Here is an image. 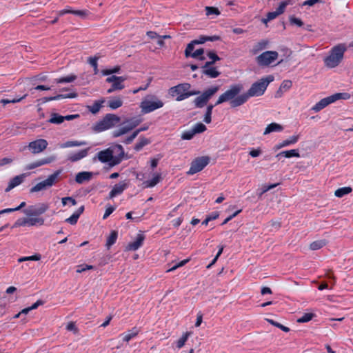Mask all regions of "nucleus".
I'll list each match as a JSON object with an SVG mask.
<instances>
[{
    "instance_id": "c85d7f7f",
    "label": "nucleus",
    "mask_w": 353,
    "mask_h": 353,
    "mask_svg": "<svg viewBox=\"0 0 353 353\" xmlns=\"http://www.w3.org/2000/svg\"><path fill=\"white\" fill-rule=\"evenodd\" d=\"M283 130V127L281 124L277 123H271L265 128L263 132V135H266L272 132H281Z\"/></svg>"
},
{
    "instance_id": "69168bd1",
    "label": "nucleus",
    "mask_w": 353,
    "mask_h": 353,
    "mask_svg": "<svg viewBox=\"0 0 353 353\" xmlns=\"http://www.w3.org/2000/svg\"><path fill=\"white\" fill-rule=\"evenodd\" d=\"M189 261H190V259H184V260L180 261L179 263H178L177 264H176L175 265H174L173 267H172L171 268H170L167 272H172V271L175 270L176 269H177L179 267H182L184 265H185Z\"/></svg>"
},
{
    "instance_id": "13d9d810",
    "label": "nucleus",
    "mask_w": 353,
    "mask_h": 353,
    "mask_svg": "<svg viewBox=\"0 0 353 353\" xmlns=\"http://www.w3.org/2000/svg\"><path fill=\"white\" fill-rule=\"evenodd\" d=\"M205 11H206V14L208 16L212 15V14H215V15L220 14V11L219 10V9L217 8H215V7L207 6V7H205Z\"/></svg>"
},
{
    "instance_id": "412c9836",
    "label": "nucleus",
    "mask_w": 353,
    "mask_h": 353,
    "mask_svg": "<svg viewBox=\"0 0 353 353\" xmlns=\"http://www.w3.org/2000/svg\"><path fill=\"white\" fill-rule=\"evenodd\" d=\"M162 180L161 174L154 172L152 174V179L144 181L142 183L143 188H151L156 186Z\"/></svg>"
},
{
    "instance_id": "4468645a",
    "label": "nucleus",
    "mask_w": 353,
    "mask_h": 353,
    "mask_svg": "<svg viewBox=\"0 0 353 353\" xmlns=\"http://www.w3.org/2000/svg\"><path fill=\"white\" fill-rule=\"evenodd\" d=\"M276 51H265L256 57V62L261 66H268L278 58Z\"/></svg>"
},
{
    "instance_id": "bf43d9fd",
    "label": "nucleus",
    "mask_w": 353,
    "mask_h": 353,
    "mask_svg": "<svg viewBox=\"0 0 353 353\" xmlns=\"http://www.w3.org/2000/svg\"><path fill=\"white\" fill-rule=\"evenodd\" d=\"M61 203L63 206L66 205L68 203H70L72 205H75L77 204V201L71 196H67L61 199Z\"/></svg>"
},
{
    "instance_id": "9d476101",
    "label": "nucleus",
    "mask_w": 353,
    "mask_h": 353,
    "mask_svg": "<svg viewBox=\"0 0 353 353\" xmlns=\"http://www.w3.org/2000/svg\"><path fill=\"white\" fill-rule=\"evenodd\" d=\"M97 158L101 163H109L110 166H114L121 163V157H114V151L110 148L99 152Z\"/></svg>"
},
{
    "instance_id": "6e6d98bb",
    "label": "nucleus",
    "mask_w": 353,
    "mask_h": 353,
    "mask_svg": "<svg viewBox=\"0 0 353 353\" xmlns=\"http://www.w3.org/2000/svg\"><path fill=\"white\" fill-rule=\"evenodd\" d=\"M41 259V255L40 254H34L30 256H25L21 257L18 259L19 262H23L26 261H39Z\"/></svg>"
},
{
    "instance_id": "7ed1b4c3",
    "label": "nucleus",
    "mask_w": 353,
    "mask_h": 353,
    "mask_svg": "<svg viewBox=\"0 0 353 353\" xmlns=\"http://www.w3.org/2000/svg\"><path fill=\"white\" fill-rule=\"evenodd\" d=\"M243 89V86L241 83L231 85L229 89L219 96L214 105H218L227 101L230 102V105L232 108L242 105L243 104H236V101L239 98L241 95L239 94Z\"/></svg>"
},
{
    "instance_id": "a19ab883",
    "label": "nucleus",
    "mask_w": 353,
    "mask_h": 353,
    "mask_svg": "<svg viewBox=\"0 0 353 353\" xmlns=\"http://www.w3.org/2000/svg\"><path fill=\"white\" fill-rule=\"evenodd\" d=\"M63 121V116L60 115L58 113H52L51 117L48 120L49 123L54 124H61Z\"/></svg>"
},
{
    "instance_id": "37998d69",
    "label": "nucleus",
    "mask_w": 353,
    "mask_h": 353,
    "mask_svg": "<svg viewBox=\"0 0 353 353\" xmlns=\"http://www.w3.org/2000/svg\"><path fill=\"white\" fill-rule=\"evenodd\" d=\"M112 151H114V154H117L114 157H121V161H122L124 156V150L122 145L117 144L112 145L110 148Z\"/></svg>"
},
{
    "instance_id": "f3484780",
    "label": "nucleus",
    "mask_w": 353,
    "mask_h": 353,
    "mask_svg": "<svg viewBox=\"0 0 353 353\" xmlns=\"http://www.w3.org/2000/svg\"><path fill=\"white\" fill-rule=\"evenodd\" d=\"M56 160V157L54 155L49 156L43 159H38L27 165V170H32L43 165L50 164Z\"/></svg>"
},
{
    "instance_id": "774afa93",
    "label": "nucleus",
    "mask_w": 353,
    "mask_h": 353,
    "mask_svg": "<svg viewBox=\"0 0 353 353\" xmlns=\"http://www.w3.org/2000/svg\"><path fill=\"white\" fill-rule=\"evenodd\" d=\"M66 330L68 331H73L74 333L77 332L78 329L74 322H70L66 325Z\"/></svg>"
},
{
    "instance_id": "6ab92c4d",
    "label": "nucleus",
    "mask_w": 353,
    "mask_h": 353,
    "mask_svg": "<svg viewBox=\"0 0 353 353\" xmlns=\"http://www.w3.org/2000/svg\"><path fill=\"white\" fill-rule=\"evenodd\" d=\"M145 235L143 233H139L137 234L135 241L133 242H130L126 246V250L128 251H135L140 248L145 240Z\"/></svg>"
},
{
    "instance_id": "338daca9",
    "label": "nucleus",
    "mask_w": 353,
    "mask_h": 353,
    "mask_svg": "<svg viewBox=\"0 0 353 353\" xmlns=\"http://www.w3.org/2000/svg\"><path fill=\"white\" fill-rule=\"evenodd\" d=\"M115 210V207L112 205L108 206L105 211V213L103 216V219H106Z\"/></svg>"
},
{
    "instance_id": "a878e982",
    "label": "nucleus",
    "mask_w": 353,
    "mask_h": 353,
    "mask_svg": "<svg viewBox=\"0 0 353 353\" xmlns=\"http://www.w3.org/2000/svg\"><path fill=\"white\" fill-rule=\"evenodd\" d=\"M84 210V205L80 206L70 217L67 218L65 221L71 225H75L80 216L83 213Z\"/></svg>"
},
{
    "instance_id": "dca6fc26",
    "label": "nucleus",
    "mask_w": 353,
    "mask_h": 353,
    "mask_svg": "<svg viewBox=\"0 0 353 353\" xmlns=\"http://www.w3.org/2000/svg\"><path fill=\"white\" fill-rule=\"evenodd\" d=\"M48 141L43 139H37L28 144V148L33 154H39L45 150L48 147Z\"/></svg>"
},
{
    "instance_id": "4be33fe9",
    "label": "nucleus",
    "mask_w": 353,
    "mask_h": 353,
    "mask_svg": "<svg viewBox=\"0 0 353 353\" xmlns=\"http://www.w3.org/2000/svg\"><path fill=\"white\" fill-rule=\"evenodd\" d=\"M287 5L288 3L286 2H281L275 11L270 12L267 14L266 19L264 20V21L267 22L272 21L276 18L279 15L283 14Z\"/></svg>"
},
{
    "instance_id": "de8ad7c7",
    "label": "nucleus",
    "mask_w": 353,
    "mask_h": 353,
    "mask_svg": "<svg viewBox=\"0 0 353 353\" xmlns=\"http://www.w3.org/2000/svg\"><path fill=\"white\" fill-rule=\"evenodd\" d=\"M189 336H190V333L187 332L184 333L183 334V336L176 342V347L178 349H181L184 346Z\"/></svg>"
},
{
    "instance_id": "c9c22d12",
    "label": "nucleus",
    "mask_w": 353,
    "mask_h": 353,
    "mask_svg": "<svg viewBox=\"0 0 353 353\" xmlns=\"http://www.w3.org/2000/svg\"><path fill=\"white\" fill-rule=\"evenodd\" d=\"M86 144L85 141H68L61 145V148H71V147H78L81 145H85Z\"/></svg>"
},
{
    "instance_id": "864d4df0",
    "label": "nucleus",
    "mask_w": 353,
    "mask_h": 353,
    "mask_svg": "<svg viewBox=\"0 0 353 353\" xmlns=\"http://www.w3.org/2000/svg\"><path fill=\"white\" fill-rule=\"evenodd\" d=\"M314 316V314L313 313H305L301 317L298 319V323H307L312 319Z\"/></svg>"
},
{
    "instance_id": "4d7b16f0",
    "label": "nucleus",
    "mask_w": 353,
    "mask_h": 353,
    "mask_svg": "<svg viewBox=\"0 0 353 353\" xmlns=\"http://www.w3.org/2000/svg\"><path fill=\"white\" fill-rule=\"evenodd\" d=\"M194 135L195 133L193 129H192L190 130L183 132V134H181V139L183 140H190L194 137Z\"/></svg>"
},
{
    "instance_id": "7c9ffc66",
    "label": "nucleus",
    "mask_w": 353,
    "mask_h": 353,
    "mask_svg": "<svg viewBox=\"0 0 353 353\" xmlns=\"http://www.w3.org/2000/svg\"><path fill=\"white\" fill-rule=\"evenodd\" d=\"M202 72L210 78H216L220 75V72L215 67H205V64L203 66Z\"/></svg>"
},
{
    "instance_id": "393cba45",
    "label": "nucleus",
    "mask_w": 353,
    "mask_h": 353,
    "mask_svg": "<svg viewBox=\"0 0 353 353\" xmlns=\"http://www.w3.org/2000/svg\"><path fill=\"white\" fill-rule=\"evenodd\" d=\"M140 332V328L134 327L128 332L121 334L120 336H122L123 341L128 343L131 339L136 337Z\"/></svg>"
},
{
    "instance_id": "680f3d73",
    "label": "nucleus",
    "mask_w": 353,
    "mask_h": 353,
    "mask_svg": "<svg viewBox=\"0 0 353 353\" xmlns=\"http://www.w3.org/2000/svg\"><path fill=\"white\" fill-rule=\"evenodd\" d=\"M292 86V82L290 80H284L281 83L280 88L283 90V91H288Z\"/></svg>"
},
{
    "instance_id": "f8f14e48",
    "label": "nucleus",
    "mask_w": 353,
    "mask_h": 353,
    "mask_svg": "<svg viewBox=\"0 0 353 353\" xmlns=\"http://www.w3.org/2000/svg\"><path fill=\"white\" fill-rule=\"evenodd\" d=\"M139 123L140 120L136 119L134 118L128 119L126 121L122 123L120 128L114 130L112 132V137H119L122 135L128 133L129 132L132 130L135 127H137L139 124Z\"/></svg>"
},
{
    "instance_id": "052dcab7",
    "label": "nucleus",
    "mask_w": 353,
    "mask_h": 353,
    "mask_svg": "<svg viewBox=\"0 0 353 353\" xmlns=\"http://www.w3.org/2000/svg\"><path fill=\"white\" fill-rule=\"evenodd\" d=\"M94 266L91 265L83 264L77 266V272L81 273L86 270H93Z\"/></svg>"
},
{
    "instance_id": "603ef678",
    "label": "nucleus",
    "mask_w": 353,
    "mask_h": 353,
    "mask_svg": "<svg viewBox=\"0 0 353 353\" xmlns=\"http://www.w3.org/2000/svg\"><path fill=\"white\" fill-rule=\"evenodd\" d=\"M203 53H204V50L203 48H199L193 52L191 57L198 59L201 61H203L205 59V57L203 56Z\"/></svg>"
},
{
    "instance_id": "f704fd0d",
    "label": "nucleus",
    "mask_w": 353,
    "mask_h": 353,
    "mask_svg": "<svg viewBox=\"0 0 353 353\" xmlns=\"http://www.w3.org/2000/svg\"><path fill=\"white\" fill-rule=\"evenodd\" d=\"M103 103L104 100L95 101L92 105L88 106V109L90 112L95 114L99 112Z\"/></svg>"
},
{
    "instance_id": "ea45409f",
    "label": "nucleus",
    "mask_w": 353,
    "mask_h": 353,
    "mask_svg": "<svg viewBox=\"0 0 353 353\" xmlns=\"http://www.w3.org/2000/svg\"><path fill=\"white\" fill-rule=\"evenodd\" d=\"M352 191V189L351 187H343L337 189L334 192V195L336 197L341 198L343 196L350 194Z\"/></svg>"
},
{
    "instance_id": "b1692460",
    "label": "nucleus",
    "mask_w": 353,
    "mask_h": 353,
    "mask_svg": "<svg viewBox=\"0 0 353 353\" xmlns=\"http://www.w3.org/2000/svg\"><path fill=\"white\" fill-rule=\"evenodd\" d=\"M299 139V135H293L289 139L283 140L282 142L279 143L278 144L275 145L274 147V150H280L282 148L287 147L291 145H294L298 142Z\"/></svg>"
},
{
    "instance_id": "0eeeda50",
    "label": "nucleus",
    "mask_w": 353,
    "mask_h": 353,
    "mask_svg": "<svg viewBox=\"0 0 353 353\" xmlns=\"http://www.w3.org/2000/svg\"><path fill=\"white\" fill-rule=\"evenodd\" d=\"M351 95L348 92H339L332 94L329 97L321 99L312 108V110L315 112H318L327 107L328 105L338 101V100H348Z\"/></svg>"
},
{
    "instance_id": "1a4fd4ad",
    "label": "nucleus",
    "mask_w": 353,
    "mask_h": 353,
    "mask_svg": "<svg viewBox=\"0 0 353 353\" xmlns=\"http://www.w3.org/2000/svg\"><path fill=\"white\" fill-rule=\"evenodd\" d=\"M219 90V85H214L205 90L201 95L196 97L194 100L195 108H202L209 101V100L214 96Z\"/></svg>"
},
{
    "instance_id": "a211bd4d",
    "label": "nucleus",
    "mask_w": 353,
    "mask_h": 353,
    "mask_svg": "<svg viewBox=\"0 0 353 353\" xmlns=\"http://www.w3.org/2000/svg\"><path fill=\"white\" fill-rule=\"evenodd\" d=\"M128 183L125 181H123L117 184H115L109 193V199H113L117 195L122 194L123 192L128 188Z\"/></svg>"
},
{
    "instance_id": "9b49d317",
    "label": "nucleus",
    "mask_w": 353,
    "mask_h": 353,
    "mask_svg": "<svg viewBox=\"0 0 353 353\" xmlns=\"http://www.w3.org/2000/svg\"><path fill=\"white\" fill-rule=\"evenodd\" d=\"M61 170L55 171L53 174L48 176L46 180L36 184L30 189V192H39L42 190L46 189L47 188L52 186L56 183L59 176L61 173Z\"/></svg>"
},
{
    "instance_id": "0e129e2a",
    "label": "nucleus",
    "mask_w": 353,
    "mask_h": 353,
    "mask_svg": "<svg viewBox=\"0 0 353 353\" xmlns=\"http://www.w3.org/2000/svg\"><path fill=\"white\" fill-rule=\"evenodd\" d=\"M290 22L292 25H296L298 27H301L303 25V23L301 21V19L294 16H292L290 17Z\"/></svg>"
},
{
    "instance_id": "f257e3e1",
    "label": "nucleus",
    "mask_w": 353,
    "mask_h": 353,
    "mask_svg": "<svg viewBox=\"0 0 353 353\" xmlns=\"http://www.w3.org/2000/svg\"><path fill=\"white\" fill-rule=\"evenodd\" d=\"M48 209V205L46 203L40 204L38 208H35L33 205L28 207V208L23 210V213L27 216L18 219L12 226V228L43 225L45 220L40 215L45 213Z\"/></svg>"
},
{
    "instance_id": "6e6552de",
    "label": "nucleus",
    "mask_w": 353,
    "mask_h": 353,
    "mask_svg": "<svg viewBox=\"0 0 353 353\" xmlns=\"http://www.w3.org/2000/svg\"><path fill=\"white\" fill-rule=\"evenodd\" d=\"M164 103L155 95H148L140 103V108L143 114L150 113L157 109L162 108Z\"/></svg>"
},
{
    "instance_id": "4c0bfd02",
    "label": "nucleus",
    "mask_w": 353,
    "mask_h": 353,
    "mask_svg": "<svg viewBox=\"0 0 353 353\" xmlns=\"http://www.w3.org/2000/svg\"><path fill=\"white\" fill-rule=\"evenodd\" d=\"M123 105L122 100L119 98H114L108 101V107L111 108L112 110H116L120 107H121Z\"/></svg>"
},
{
    "instance_id": "a18cd8bd",
    "label": "nucleus",
    "mask_w": 353,
    "mask_h": 353,
    "mask_svg": "<svg viewBox=\"0 0 353 353\" xmlns=\"http://www.w3.org/2000/svg\"><path fill=\"white\" fill-rule=\"evenodd\" d=\"M150 143L149 139L145 137H140L139 141L134 145V150L136 151H140L144 146L148 145Z\"/></svg>"
},
{
    "instance_id": "79ce46f5",
    "label": "nucleus",
    "mask_w": 353,
    "mask_h": 353,
    "mask_svg": "<svg viewBox=\"0 0 353 353\" xmlns=\"http://www.w3.org/2000/svg\"><path fill=\"white\" fill-rule=\"evenodd\" d=\"M76 79L77 76L75 74H70L67 77L55 79L54 81L56 83H70L76 80Z\"/></svg>"
},
{
    "instance_id": "2eb2a0df",
    "label": "nucleus",
    "mask_w": 353,
    "mask_h": 353,
    "mask_svg": "<svg viewBox=\"0 0 353 353\" xmlns=\"http://www.w3.org/2000/svg\"><path fill=\"white\" fill-rule=\"evenodd\" d=\"M126 80V77L121 76L112 75L108 77L105 81L108 83H111V87L107 90L108 94L112 93L116 90H121L125 88L123 83Z\"/></svg>"
},
{
    "instance_id": "e433bc0d",
    "label": "nucleus",
    "mask_w": 353,
    "mask_h": 353,
    "mask_svg": "<svg viewBox=\"0 0 353 353\" xmlns=\"http://www.w3.org/2000/svg\"><path fill=\"white\" fill-rule=\"evenodd\" d=\"M118 232L116 230H112L107 239L106 247L109 249L112 245L116 243L117 239Z\"/></svg>"
},
{
    "instance_id": "473e14b6",
    "label": "nucleus",
    "mask_w": 353,
    "mask_h": 353,
    "mask_svg": "<svg viewBox=\"0 0 353 353\" xmlns=\"http://www.w3.org/2000/svg\"><path fill=\"white\" fill-rule=\"evenodd\" d=\"M268 45V41H267V40H261V41H259L258 43H256V44L254 45V46L252 49V53L253 54H258L259 52H261L263 50H264L265 48H266Z\"/></svg>"
},
{
    "instance_id": "ddd939ff",
    "label": "nucleus",
    "mask_w": 353,
    "mask_h": 353,
    "mask_svg": "<svg viewBox=\"0 0 353 353\" xmlns=\"http://www.w3.org/2000/svg\"><path fill=\"white\" fill-rule=\"evenodd\" d=\"M210 163V158L208 157H201L194 159L191 164L189 170L187 172L188 175H193L201 171Z\"/></svg>"
},
{
    "instance_id": "58836bf2",
    "label": "nucleus",
    "mask_w": 353,
    "mask_h": 353,
    "mask_svg": "<svg viewBox=\"0 0 353 353\" xmlns=\"http://www.w3.org/2000/svg\"><path fill=\"white\" fill-rule=\"evenodd\" d=\"M215 105L212 104H210L207 106L206 111L204 115L203 121L205 123H210L212 121V110Z\"/></svg>"
},
{
    "instance_id": "5fc2aeb1",
    "label": "nucleus",
    "mask_w": 353,
    "mask_h": 353,
    "mask_svg": "<svg viewBox=\"0 0 353 353\" xmlns=\"http://www.w3.org/2000/svg\"><path fill=\"white\" fill-rule=\"evenodd\" d=\"M192 129L196 134L205 132L207 130V128L202 123H197L194 125Z\"/></svg>"
},
{
    "instance_id": "e2e57ef3",
    "label": "nucleus",
    "mask_w": 353,
    "mask_h": 353,
    "mask_svg": "<svg viewBox=\"0 0 353 353\" xmlns=\"http://www.w3.org/2000/svg\"><path fill=\"white\" fill-rule=\"evenodd\" d=\"M89 12L86 10H73L72 14L81 18H85L88 15Z\"/></svg>"
},
{
    "instance_id": "cd10ccee",
    "label": "nucleus",
    "mask_w": 353,
    "mask_h": 353,
    "mask_svg": "<svg viewBox=\"0 0 353 353\" xmlns=\"http://www.w3.org/2000/svg\"><path fill=\"white\" fill-rule=\"evenodd\" d=\"M92 176V173L90 172H80L77 174L75 176V181L81 184L84 183L85 181H88L91 179Z\"/></svg>"
},
{
    "instance_id": "c03bdc74",
    "label": "nucleus",
    "mask_w": 353,
    "mask_h": 353,
    "mask_svg": "<svg viewBox=\"0 0 353 353\" xmlns=\"http://www.w3.org/2000/svg\"><path fill=\"white\" fill-rule=\"evenodd\" d=\"M208 57L212 59L210 61H207L205 63V67L210 66L213 65L216 61L220 60V57L216 54V52L213 51H209L207 53Z\"/></svg>"
},
{
    "instance_id": "2f4dec72",
    "label": "nucleus",
    "mask_w": 353,
    "mask_h": 353,
    "mask_svg": "<svg viewBox=\"0 0 353 353\" xmlns=\"http://www.w3.org/2000/svg\"><path fill=\"white\" fill-rule=\"evenodd\" d=\"M221 39V37L218 35L213 36H200L198 39L193 40L196 44H203L206 41H216Z\"/></svg>"
},
{
    "instance_id": "f03ea898",
    "label": "nucleus",
    "mask_w": 353,
    "mask_h": 353,
    "mask_svg": "<svg viewBox=\"0 0 353 353\" xmlns=\"http://www.w3.org/2000/svg\"><path fill=\"white\" fill-rule=\"evenodd\" d=\"M274 79L273 75H268L253 83L246 92L241 94L236 101V104H244L251 97L262 96L268 85Z\"/></svg>"
},
{
    "instance_id": "20e7f679",
    "label": "nucleus",
    "mask_w": 353,
    "mask_h": 353,
    "mask_svg": "<svg viewBox=\"0 0 353 353\" xmlns=\"http://www.w3.org/2000/svg\"><path fill=\"white\" fill-rule=\"evenodd\" d=\"M190 88L191 85L188 83H179L175 86L171 87L168 90V93L172 97H176L177 101H181L191 96L200 94L199 90H191Z\"/></svg>"
},
{
    "instance_id": "c756f323",
    "label": "nucleus",
    "mask_w": 353,
    "mask_h": 353,
    "mask_svg": "<svg viewBox=\"0 0 353 353\" xmlns=\"http://www.w3.org/2000/svg\"><path fill=\"white\" fill-rule=\"evenodd\" d=\"M148 129V126L141 127L139 129L134 130L130 136L127 137L124 140L122 141V143L128 145L132 143L134 139L138 136V134L142 132L147 130Z\"/></svg>"
},
{
    "instance_id": "49530a36",
    "label": "nucleus",
    "mask_w": 353,
    "mask_h": 353,
    "mask_svg": "<svg viewBox=\"0 0 353 353\" xmlns=\"http://www.w3.org/2000/svg\"><path fill=\"white\" fill-rule=\"evenodd\" d=\"M325 245V241L324 240H319L313 241L310 245V248L312 250H317L321 248H322L323 246Z\"/></svg>"
},
{
    "instance_id": "423d86ee",
    "label": "nucleus",
    "mask_w": 353,
    "mask_h": 353,
    "mask_svg": "<svg viewBox=\"0 0 353 353\" xmlns=\"http://www.w3.org/2000/svg\"><path fill=\"white\" fill-rule=\"evenodd\" d=\"M121 118L114 114H106L103 118L97 122L92 126V130L95 132H101L109 130L118 123H119Z\"/></svg>"
},
{
    "instance_id": "3c124183",
    "label": "nucleus",
    "mask_w": 353,
    "mask_h": 353,
    "mask_svg": "<svg viewBox=\"0 0 353 353\" xmlns=\"http://www.w3.org/2000/svg\"><path fill=\"white\" fill-rule=\"evenodd\" d=\"M196 45V42L194 41H192L190 43L188 44L185 50V56L186 57H191L193 54V50L194 49V46Z\"/></svg>"
},
{
    "instance_id": "09e8293b",
    "label": "nucleus",
    "mask_w": 353,
    "mask_h": 353,
    "mask_svg": "<svg viewBox=\"0 0 353 353\" xmlns=\"http://www.w3.org/2000/svg\"><path fill=\"white\" fill-rule=\"evenodd\" d=\"M266 321L271 325H272L276 327H279V329H281V330H283L285 332H288L290 331L289 327L281 324L279 322L274 321L273 319H266Z\"/></svg>"
},
{
    "instance_id": "bb28decb",
    "label": "nucleus",
    "mask_w": 353,
    "mask_h": 353,
    "mask_svg": "<svg viewBox=\"0 0 353 353\" xmlns=\"http://www.w3.org/2000/svg\"><path fill=\"white\" fill-rule=\"evenodd\" d=\"M77 97V94L76 92H71L69 94H57L54 97H44L42 99L43 102H48L51 101H55V100H60L63 99H72Z\"/></svg>"
},
{
    "instance_id": "aec40b11",
    "label": "nucleus",
    "mask_w": 353,
    "mask_h": 353,
    "mask_svg": "<svg viewBox=\"0 0 353 353\" xmlns=\"http://www.w3.org/2000/svg\"><path fill=\"white\" fill-rule=\"evenodd\" d=\"M26 177V174H21L17 176H15L12 179H11L8 183L7 188L5 189L6 192H10L11 190L14 188L15 187L21 184L25 178Z\"/></svg>"
},
{
    "instance_id": "39448f33",
    "label": "nucleus",
    "mask_w": 353,
    "mask_h": 353,
    "mask_svg": "<svg viewBox=\"0 0 353 353\" xmlns=\"http://www.w3.org/2000/svg\"><path fill=\"white\" fill-rule=\"evenodd\" d=\"M346 50L344 43H340L333 47L330 55L325 59V64L331 68L336 67L342 61Z\"/></svg>"
},
{
    "instance_id": "8fccbe9b",
    "label": "nucleus",
    "mask_w": 353,
    "mask_h": 353,
    "mask_svg": "<svg viewBox=\"0 0 353 353\" xmlns=\"http://www.w3.org/2000/svg\"><path fill=\"white\" fill-rule=\"evenodd\" d=\"M98 59H99V57H90L88 59V63L93 68L94 73L95 74H97L98 73V72H99L98 63H97Z\"/></svg>"
},
{
    "instance_id": "72a5a7b5",
    "label": "nucleus",
    "mask_w": 353,
    "mask_h": 353,
    "mask_svg": "<svg viewBox=\"0 0 353 353\" xmlns=\"http://www.w3.org/2000/svg\"><path fill=\"white\" fill-rule=\"evenodd\" d=\"M276 157H284L285 158H292V157H299L300 154L299 150L296 149H293L290 150L282 151L276 154Z\"/></svg>"
},
{
    "instance_id": "5701e85b",
    "label": "nucleus",
    "mask_w": 353,
    "mask_h": 353,
    "mask_svg": "<svg viewBox=\"0 0 353 353\" xmlns=\"http://www.w3.org/2000/svg\"><path fill=\"white\" fill-rule=\"evenodd\" d=\"M89 150L90 148H88L77 152L70 153L68 157V160L71 162L78 161L88 156Z\"/></svg>"
}]
</instances>
